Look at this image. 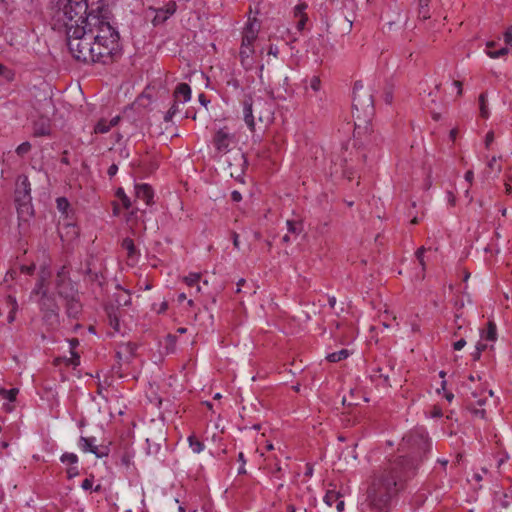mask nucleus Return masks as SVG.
Listing matches in <instances>:
<instances>
[{"instance_id": "f257e3e1", "label": "nucleus", "mask_w": 512, "mask_h": 512, "mask_svg": "<svg viewBox=\"0 0 512 512\" xmlns=\"http://www.w3.org/2000/svg\"><path fill=\"white\" fill-rule=\"evenodd\" d=\"M431 448V439L424 429L411 430L403 436L398 448L403 455L383 462L371 476L367 501L373 512L391 511L393 499L418 474Z\"/></svg>"}, {"instance_id": "f03ea898", "label": "nucleus", "mask_w": 512, "mask_h": 512, "mask_svg": "<svg viewBox=\"0 0 512 512\" xmlns=\"http://www.w3.org/2000/svg\"><path fill=\"white\" fill-rule=\"evenodd\" d=\"M81 20L78 17L71 21L66 20V25L63 26H58L57 21H52L51 25L53 30L65 34L69 52L75 60L83 63L111 64L109 59L98 55L99 44L94 42L91 29L81 23Z\"/></svg>"}, {"instance_id": "7ed1b4c3", "label": "nucleus", "mask_w": 512, "mask_h": 512, "mask_svg": "<svg viewBox=\"0 0 512 512\" xmlns=\"http://www.w3.org/2000/svg\"><path fill=\"white\" fill-rule=\"evenodd\" d=\"M106 10L97 7L96 10L91 9L86 15L82 17L81 23L87 25L93 34V40L100 51L98 55L106 57L111 63L118 60L121 55V47L119 43V33L111 26L105 15Z\"/></svg>"}, {"instance_id": "20e7f679", "label": "nucleus", "mask_w": 512, "mask_h": 512, "mask_svg": "<svg viewBox=\"0 0 512 512\" xmlns=\"http://www.w3.org/2000/svg\"><path fill=\"white\" fill-rule=\"evenodd\" d=\"M241 104L243 109V120L251 132L255 131L254 110L258 107L262 108L258 112V120L260 122L268 123L272 120L273 112L271 110V105L260 98L254 101L251 93L244 95Z\"/></svg>"}, {"instance_id": "39448f33", "label": "nucleus", "mask_w": 512, "mask_h": 512, "mask_svg": "<svg viewBox=\"0 0 512 512\" xmlns=\"http://www.w3.org/2000/svg\"><path fill=\"white\" fill-rule=\"evenodd\" d=\"M55 288L58 296L65 301L68 317L77 318L82 311L77 284L72 280H58L55 281Z\"/></svg>"}, {"instance_id": "423d86ee", "label": "nucleus", "mask_w": 512, "mask_h": 512, "mask_svg": "<svg viewBox=\"0 0 512 512\" xmlns=\"http://www.w3.org/2000/svg\"><path fill=\"white\" fill-rule=\"evenodd\" d=\"M352 109L353 116L359 120L363 118L365 122L374 114L373 96L359 81L355 82L353 87Z\"/></svg>"}, {"instance_id": "0eeeda50", "label": "nucleus", "mask_w": 512, "mask_h": 512, "mask_svg": "<svg viewBox=\"0 0 512 512\" xmlns=\"http://www.w3.org/2000/svg\"><path fill=\"white\" fill-rule=\"evenodd\" d=\"M58 9L52 17V21H57V25H66L65 21H71L78 17L82 19L90 10L87 0H58Z\"/></svg>"}, {"instance_id": "6e6552de", "label": "nucleus", "mask_w": 512, "mask_h": 512, "mask_svg": "<svg viewBox=\"0 0 512 512\" xmlns=\"http://www.w3.org/2000/svg\"><path fill=\"white\" fill-rule=\"evenodd\" d=\"M31 184L26 175H20L16 181L15 203L19 214H30L31 207Z\"/></svg>"}, {"instance_id": "1a4fd4ad", "label": "nucleus", "mask_w": 512, "mask_h": 512, "mask_svg": "<svg viewBox=\"0 0 512 512\" xmlns=\"http://www.w3.org/2000/svg\"><path fill=\"white\" fill-rule=\"evenodd\" d=\"M211 143L214 148V158H221L236 145V137L227 127H222L214 132Z\"/></svg>"}, {"instance_id": "9d476101", "label": "nucleus", "mask_w": 512, "mask_h": 512, "mask_svg": "<svg viewBox=\"0 0 512 512\" xmlns=\"http://www.w3.org/2000/svg\"><path fill=\"white\" fill-rule=\"evenodd\" d=\"M31 297H35L40 311L44 314V319L50 320L54 318L57 320L59 307L54 293L50 292L49 289L38 292L31 291Z\"/></svg>"}, {"instance_id": "9b49d317", "label": "nucleus", "mask_w": 512, "mask_h": 512, "mask_svg": "<svg viewBox=\"0 0 512 512\" xmlns=\"http://www.w3.org/2000/svg\"><path fill=\"white\" fill-rule=\"evenodd\" d=\"M111 442L104 445H97L95 437H84L80 436L78 440V447L84 453H92L97 458L107 457L110 453Z\"/></svg>"}, {"instance_id": "f8f14e48", "label": "nucleus", "mask_w": 512, "mask_h": 512, "mask_svg": "<svg viewBox=\"0 0 512 512\" xmlns=\"http://www.w3.org/2000/svg\"><path fill=\"white\" fill-rule=\"evenodd\" d=\"M439 85H436L434 91H430L427 95L422 97L423 105L429 110L431 117L435 121L441 119L440 106L438 102Z\"/></svg>"}, {"instance_id": "ddd939ff", "label": "nucleus", "mask_w": 512, "mask_h": 512, "mask_svg": "<svg viewBox=\"0 0 512 512\" xmlns=\"http://www.w3.org/2000/svg\"><path fill=\"white\" fill-rule=\"evenodd\" d=\"M259 29L260 24L258 20L256 18H249L245 27L243 28L241 43L245 45H254V42L258 37Z\"/></svg>"}, {"instance_id": "4468645a", "label": "nucleus", "mask_w": 512, "mask_h": 512, "mask_svg": "<svg viewBox=\"0 0 512 512\" xmlns=\"http://www.w3.org/2000/svg\"><path fill=\"white\" fill-rule=\"evenodd\" d=\"M33 136L43 137L51 134V120L47 115L39 114L32 122Z\"/></svg>"}, {"instance_id": "2eb2a0df", "label": "nucleus", "mask_w": 512, "mask_h": 512, "mask_svg": "<svg viewBox=\"0 0 512 512\" xmlns=\"http://www.w3.org/2000/svg\"><path fill=\"white\" fill-rule=\"evenodd\" d=\"M176 9L177 5L175 1H169L163 7L153 9L155 15L152 19V24L154 26L163 24L168 18H170L176 12Z\"/></svg>"}, {"instance_id": "dca6fc26", "label": "nucleus", "mask_w": 512, "mask_h": 512, "mask_svg": "<svg viewBox=\"0 0 512 512\" xmlns=\"http://www.w3.org/2000/svg\"><path fill=\"white\" fill-rule=\"evenodd\" d=\"M52 278V270L49 265H41L38 277L35 283L34 288L32 289L33 292H38L44 289H49L50 287V281Z\"/></svg>"}, {"instance_id": "f3484780", "label": "nucleus", "mask_w": 512, "mask_h": 512, "mask_svg": "<svg viewBox=\"0 0 512 512\" xmlns=\"http://www.w3.org/2000/svg\"><path fill=\"white\" fill-rule=\"evenodd\" d=\"M255 52V49H254V45H245L243 43H241V47H240V51H239V58H240V63L242 65V67L248 71V70H251L253 68V64H254V61H253V54Z\"/></svg>"}, {"instance_id": "a211bd4d", "label": "nucleus", "mask_w": 512, "mask_h": 512, "mask_svg": "<svg viewBox=\"0 0 512 512\" xmlns=\"http://www.w3.org/2000/svg\"><path fill=\"white\" fill-rule=\"evenodd\" d=\"M104 309L108 318L109 325L113 329V333L120 332L121 311H118L117 307L113 303L106 304Z\"/></svg>"}, {"instance_id": "6ab92c4d", "label": "nucleus", "mask_w": 512, "mask_h": 512, "mask_svg": "<svg viewBox=\"0 0 512 512\" xmlns=\"http://www.w3.org/2000/svg\"><path fill=\"white\" fill-rule=\"evenodd\" d=\"M135 195L137 200L143 201L146 206H149L153 203L154 191L149 184H136Z\"/></svg>"}, {"instance_id": "aec40b11", "label": "nucleus", "mask_w": 512, "mask_h": 512, "mask_svg": "<svg viewBox=\"0 0 512 512\" xmlns=\"http://www.w3.org/2000/svg\"><path fill=\"white\" fill-rule=\"evenodd\" d=\"M173 98L176 102L186 103L191 99V87L187 83H179L174 92Z\"/></svg>"}, {"instance_id": "412c9836", "label": "nucleus", "mask_w": 512, "mask_h": 512, "mask_svg": "<svg viewBox=\"0 0 512 512\" xmlns=\"http://www.w3.org/2000/svg\"><path fill=\"white\" fill-rule=\"evenodd\" d=\"M121 246L124 250H126L127 258L129 260L134 261V262H136L138 260L140 253L137 250L133 239H131L129 237L124 238Z\"/></svg>"}, {"instance_id": "4be33fe9", "label": "nucleus", "mask_w": 512, "mask_h": 512, "mask_svg": "<svg viewBox=\"0 0 512 512\" xmlns=\"http://www.w3.org/2000/svg\"><path fill=\"white\" fill-rule=\"evenodd\" d=\"M109 303H113L117 310L120 311V307L128 306L131 304V296L130 293L126 290L120 291L113 295V300Z\"/></svg>"}, {"instance_id": "5701e85b", "label": "nucleus", "mask_w": 512, "mask_h": 512, "mask_svg": "<svg viewBox=\"0 0 512 512\" xmlns=\"http://www.w3.org/2000/svg\"><path fill=\"white\" fill-rule=\"evenodd\" d=\"M481 338L486 341H496L497 339V326L494 321H488L487 328L481 331Z\"/></svg>"}, {"instance_id": "b1692460", "label": "nucleus", "mask_w": 512, "mask_h": 512, "mask_svg": "<svg viewBox=\"0 0 512 512\" xmlns=\"http://www.w3.org/2000/svg\"><path fill=\"white\" fill-rule=\"evenodd\" d=\"M350 355V352L349 350L347 349H341L339 351H336V352H332V353H329L327 356H326V359L327 361L331 362V363H337V362H340L346 358H348Z\"/></svg>"}, {"instance_id": "393cba45", "label": "nucleus", "mask_w": 512, "mask_h": 512, "mask_svg": "<svg viewBox=\"0 0 512 512\" xmlns=\"http://www.w3.org/2000/svg\"><path fill=\"white\" fill-rule=\"evenodd\" d=\"M486 46H487V51H486L487 55L493 59L504 56L509 52L507 47H502L498 50H492V48L495 46L494 42H488Z\"/></svg>"}, {"instance_id": "a878e982", "label": "nucleus", "mask_w": 512, "mask_h": 512, "mask_svg": "<svg viewBox=\"0 0 512 512\" xmlns=\"http://www.w3.org/2000/svg\"><path fill=\"white\" fill-rule=\"evenodd\" d=\"M135 456V452L126 447L120 455V462L126 468H129L133 464V458Z\"/></svg>"}, {"instance_id": "bb28decb", "label": "nucleus", "mask_w": 512, "mask_h": 512, "mask_svg": "<svg viewBox=\"0 0 512 512\" xmlns=\"http://www.w3.org/2000/svg\"><path fill=\"white\" fill-rule=\"evenodd\" d=\"M188 443L191 450L196 454L201 453L205 449L204 443L193 434L188 437Z\"/></svg>"}, {"instance_id": "cd10ccee", "label": "nucleus", "mask_w": 512, "mask_h": 512, "mask_svg": "<svg viewBox=\"0 0 512 512\" xmlns=\"http://www.w3.org/2000/svg\"><path fill=\"white\" fill-rule=\"evenodd\" d=\"M225 85L227 89H230L232 92L242 91V86L240 81L234 76V74H229L227 79L225 80Z\"/></svg>"}, {"instance_id": "c85d7f7f", "label": "nucleus", "mask_w": 512, "mask_h": 512, "mask_svg": "<svg viewBox=\"0 0 512 512\" xmlns=\"http://www.w3.org/2000/svg\"><path fill=\"white\" fill-rule=\"evenodd\" d=\"M201 278V274L200 273H189V275L185 276L184 277V282L190 286V287H194L196 286V290L198 292H200L201 290V287L199 286L198 282Z\"/></svg>"}, {"instance_id": "c756f323", "label": "nucleus", "mask_w": 512, "mask_h": 512, "mask_svg": "<svg viewBox=\"0 0 512 512\" xmlns=\"http://www.w3.org/2000/svg\"><path fill=\"white\" fill-rule=\"evenodd\" d=\"M286 225L291 234L299 235L303 231V224L300 221L287 220Z\"/></svg>"}, {"instance_id": "7c9ffc66", "label": "nucleus", "mask_w": 512, "mask_h": 512, "mask_svg": "<svg viewBox=\"0 0 512 512\" xmlns=\"http://www.w3.org/2000/svg\"><path fill=\"white\" fill-rule=\"evenodd\" d=\"M179 103L176 102V99L173 98V103L168 111L164 114L163 120L164 122L172 121L173 117L179 112Z\"/></svg>"}, {"instance_id": "2f4dec72", "label": "nucleus", "mask_w": 512, "mask_h": 512, "mask_svg": "<svg viewBox=\"0 0 512 512\" xmlns=\"http://www.w3.org/2000/svg\"><path fill=\"white\" fill-rule=\"evenodd\" d=\"M341 494L337 491H334V490H329L326 492L325 496H324V502L328 505V506H333L339 498H341Z\"/></svg>"}, {"instance_id": "473e14b6", "label": "nucleus", "mask_w": 512, "mask_h": 512, "mask_svg": "<svg viewBox=\"0 0 512 512\" xmlns=\"http://www.w3.org/2000/svg\"><path fill=\"white\" fill-rule=\"evenodd\" d=\"M111 125L106 119H100L94 127V132L97 134H104L109 132Z\"/></svg>"}, {"instance_id": "72a5a7b5", "label": "nucleus", "mask_w": 512, "mask_h": 512, "mask_svg": "<svg viewBox=\"0 0 512 512\" xmlns=\"http://www.w3.org/2000/svg\"><path fill=\"white\" fill-rule=\"evenodd\" d=\"M78 456L75 453L65 452L61 455L60 461L64 464L76 465L78 463Z\"/></svg>"}, {"instance_id": "f704fd0d", "label": "nucleus", "mask_w": 512, "mask_h": 512, "mask_svg": "<svg viewBox=\"0 0 512 512\" xmlns=\"http://www.w3.org/2000/svg\"><path fill=\"white\" fill-rule=\"evenodd\" d=\"M116 196L120 199V201L125 209H129L132 206V203H131L129 197L125 194L123 188L117 189Z\"/></svg>"}, {"instance_id": "c9c22d12", "label": "nucleus", "mask_w": 512, "mask_h": 512, "mask_svg": "<svg viewBox=\"0 0 512 512\" xmlns=\"http://www.w3.org/2000/svg\"><path fill=\"white\" fill-rule=\"evenodd\" d=\"M0 76H2L7 81H13L15 73L13 70L0 63Z\"/></svg>"}, {"instance_id": "e433bc0d", "label": "nucleus", "mask_w": 512, "mask_h": 512, "mask_svg": "<svg viewBox=\"0 0 512 512\" xmlns=\"http://www.w3.org/2000/svg\"><path fill=\"white\" fill-rule=\"evenodd\" d=\"M19 390L17 388H11V389H2L1 394L4 396L5 399H7L10 402H13L16 400L17 394Z\"/></svg>"}, {"instance_id": "4c0bfd02", "label": "nucleus", "mask_w": 512, "mask_h": 512, "mask_svg": "<svg viewBox=\"0 0 512 512\" xmlns=\"http://www.w3.org/2000/svg\"><path fill=\"white\" fill-rule=\"evenodd\" d=\"M479 105H480V114L483 118H488L489 111L486 106V95L484 93H481L479 96Z\"/></svg>"}, {"instance_id": "58836bf2", "label": "nucleus", "mask_w": 512, "mask_h": 512, "mask_svg": "<svg viewBox=\"0 0 512 512\" xmlns=\"http://www.w3.org/2000/svg\"><path fill=\"white\" fill-rule=\"evenodd\" d=\"M56 203H57V209L59 210V212H61L63 214L67 212V210L70 206L68 199L65 197L57 198Z\"/></svg>"}, {"instance_id": "ea45409f", "label": "nucleus", "mask_w": 512, "mask_h": 512, "mask_svg": "<svg viewBox=\"0 0 512 512\" xmlns=\"http://www.w3.org/2000/svg\"><path fill=\"white\" fill-rule=\"evenodd\" d=\"M308 5L305 2H300L294 7V16L295 18H302V16H307L305 10Z\"/></svg>"}, {"instance_id": "a19ab883", "label": "nucleus", "mask_w": 512, "mask_h": 512, "mask_svg": "<svg viewBox=\"0 0 512 512\" xmlns=\"http://www.w3.org/2000/svg\"><path fill=\"white\" fill-rule=\"evenodd\" d=\"M58 280H71L69 276V269L66 265L61 266L56 274V281Z\"/></svg>"}, {"instance_id": "79ce46f5", "label": "nucleus", "mask_w": 512, "mask_h": 512, "mask_svg": "<svg viewBox=\"0 0 512 512\" xmlns=\"http://www.w3.org/2000/svg\"><path fill=\"white\" fill-rule=\"evenodd\" d=\"M31 144L30 142L28 141H25L23 143H21L17 148H16V153L17 155L19 156H24L25 154H27L30 150H31Z\"/></svg>"}, {"instance_id": "37998d69", "label": "nucleus", "mask_w": 512, "mask_h": 512, "mask_svg": "<svg viewBox=\"0 0 512 512\" xmlns=\"http://www.w3.org/2000/svg\"><path fill=\"white\" fill-rule=\"evenodd\" d=\"M309 87L314 92H319L321 89V80L318 76H313L309 81Z\"/></svg>"}, {"instance_id": "c03bdc74", "label": "nucleus", "mask_w": 512, "mask_h": 512, "mask_svg": "<svg viewBox=\"0 0 512 512\" xmlns=\"http://www.w3.org/2000/svg\"><path fill=\"white\" fill-rule=\"evenodd\" d=\"M93 478L94 476L91 474L90 477L84 479L81 484L82 489L91 490L93 487Z\"/></svg>"}, {"instance_id": "a18cd8bd", "label": "nucleus", "mask_w": 512, "mask_h": 512, "mask_svg": "<svg viewBox=\"0 0 512 512\" xmlns=\"http://www.w3.org/2000/svg\"><path fill=\"white\" fill-rule=\"evenodd\" d=\"M424 252H425V248L424 247H420V248L417 249L416 254H415L417 260L419 261V263H420V265L422 266L423 269L425 267Z\"/></svg>"}, {"instance_id": "49530a36", "label": "nucleus", "mask_w": 512, "mask_h": 512, "mask_svg": "<svg viewBox=\"0 0 512 512\" xmlns=\"http://www.w3.org/2000/svg\"><path fill=\"white\" fill-rule=\"evenodd\" d=\"M79 475V469L76 465H71L68 469H67V477L69 479H72L76 476Z\"/></svg>"}, {"instance_id": "de8ad7c7", "label": "nucleus", "mask_w": 512, "mask_h": 512, "mask_svg": "<svg viewBox=\"0 0 512 512\" xmlns=\"http://www.w3.org/2000/svg\"><path fill=\"white\" fill-rule=\"evenodd\" d=\"M42 107L47 112H49V110H53L54 109V105H53L52 98L51 97H46L44 99L43 103H42Z\"/></svg>"}, {"instance_id": "09e8293b", "label": "nucleus", "mask_w": 512, "mask_h": 512, "mask_svg": "<svg viewBox=\"0 0 512 512\" xmlns=\"http://www.w3.org/2000/svg\"><path fill=\"white\" fill-rule=\"evenodd\" d=\"M298 22H297V30L298 31H302L304 28H305V25L308 21V16H302V18H298Z\"/></svg>"}, {"instance_id": "8fccbe9b", "label": "nucleus", "mask_w": 512, "mask_h": 512, "mask_svg": "<svg viewBox=\"0 0 512 512\" xmlns=\"http://www.w3.org/2000/svg\"><path fill=\"white\" fill-rule=\"evenodd\" d=\"M117 172H118V165L115 163L110 165L107 170V174L110 178L114 177L117 174Z\"/></svg>"}, {"instance_id": "3c124183", "label": "nucleus", "mask_w": 512, "mask_h": 512, "mask_svg": "<svg viewBox=\"0 0 512 512\" xmlns=\"http://www.w3.org/2000/svg\"><path fill=\"white\" fill-rule=\"evenodd\" d=\"M466 345V340L464 338L459 339L458 341L454 342L453 348L454 350H461Z\"/></svg>"}, {"instance_id": "603ef678", "label": "nucleus", "mask_w": 512, "mask_h": 512, "mask_svg": "<svg viewBox=\"0 0 512 512\" xmlns=\"http://www.w3.org/2000/svg\"><path fill=\"white\" fill-rule=\"evenodd\" d=\"M494 141V133L492 131H489L485 136V146L486 148H489L491 143Z\"/></svg>"}, {"instance_id": "864d4df0", "label": "nucleus", "mask_w": 512, "mask_h": 512, "mask_svg": "<svg viewBox=\"0 0 512 512\" xmlns=\"http://www.w3.org/2000/svg\"><path fill=\"white\" fill-rule=\"evenodd\" d=\"M35 270V264H31L29 266H22L21 271L27 275H32Z\"/></svg>"}, {"instance_id": "5fc2aeb1", "label": "nucleus", "mask_w": 512, "mask_h": 512, "mask_svg": "<svg viewBox=\"0 0 512 512\" xmlns=\"http://www.w3.org/2000/svg\"><path fill=\"white\" fill-rule=\"evenodd\" d=\"M231 200L233 202H240L242 200V194L238 190H233L231 192Z\"/></svg>"}, {"instance_id": "6e6d98bb", "label": "nucleus", "mask_w": 512, "mask_h": 512, "mask_svg": "<svg viewBox=\"0 0 512 512\" xmlns=\"http://www.w3.org/2000/svg\"><path fill=\"white\" fill-rule=\"evenodd\" d=\"M431 416L433 418H440V417H442L443 416V412H442L441 408L438 407V406H434V408H433V410L431 412Z\"/></svg>"}, {"instance_id": "4d7b16f0", "label": "nucleus", "mask_w": 512, "mask_h": 512, "mask_svg": "<svg viewBox=\"0 0 512 512\" xmlns=\"http://www.w3.org/2000/svg\"><path fill=\"white\" fill-rule=\"evenodd\" d=\"M374 377L383 378V380H384V382H385V383H388V381H389V376H388V375H384V374L382 373V369H381V368H378V369L375 371Z\"/></svg>"}, {"instance_id": "13d9d810", "label": "nucleus", "mask_w": 512, "mask_h": 512, "mask_svg": "<svg viewBox=\"0 0 512 512\" xmlns=\"http://www.w3.org/2000/svg\"><path fill=\"white\" fill-rule=\"evenodd\" d=\"M465 180L471 185L474 179V173L472 170L466 171L464 175Z\"/></svg>"}, {"instance_id": "bf43d9fd", "label": "nucleus", "mask_w": 512, "mask_h": 512, "mask_svg": "<svg viewBox=\"0 0 512 512\" xmlns=\"http://www.w3.org/2000/svg\"><path fill=\"white\" fill-rule=\"evenodd\" d=\"M344 506H345V503H344V500L341 498L338 499V501L335 503V507L337 509L338 512H342L344 510Z\"/></svg>"}, {"instance_id": "052dcab7", "label": "nucleus", "mask_w": 512, "mask_h": 512, "mask_svg": "<svg viewBox=\"0 0 512 512\" xmlns=\"http://www.w3.org/2000/svg\"><path fill=\"white\" fill-rule=\"evenodd\" d=\"M468 409H470L474 415L479 416L481 418L485 417L486 411L484 409H471L470 406H468Z\"/></svg>"}, {"instance_id": "680f3d73", "label": "nucleus", "mask_w": 512, "mask_h": 512, "mask_svg": "<svg viewBox=\"0 0 512 512\" xmlns=\"http://www.w3.org/2000/svg\"><path fill=\"white\" fill-rule=\"evenodd\" d=\"M233 245L236 249L240 248L239 235L236 232L232 233Z\"/></svg>"}, {"instance_id": "e2e57ef3", "label": "nucleus", "mask_w": 512, "mask_h": 512, "mask_svg": "<svg viewBox=\"0 0 512 512\" xmlns=\"http://www.w3.org/2000/svg\"><path fill=\"white\" fill-rule=\"evenodd\" d=\"M504 38H505L506 44L512 45V29H509L505 33Z\"/></svg>"}, {"instance_id": "0e129e2a", "label": "nucleus", "mask_w": 512, "mask_h": 512, "mask_svg": "<svg viewBox=\"0 0 512 512\" xmlns=\"http://www.w3.org/2000/svg\"><path fill=\"white\" fill-rule=\"evenodd\" d=\"M198 99H199V102L201 103V105H203L205 107L210 103V101L206 98L204 93H201L198 96Z\"/></svg>"}, {"instance_id": "69168bd1", "label": "nucleus", "mask_w": 512, "mask_h": 512, "mask_svg": "<svg viewBox=\"0 0 512 512\" xmlns=\"http://www.w3.org/2000/svg\"><path fill=\"white\" fill-rule=\"evenodd\" d=\"M453 85H454V86L456 87V89H457V94H458V95H462V92H463V90H462V83H461L460 81L455 80V81L453 82Z\"/></svg>"}, {"instance_id": "338daca9", "label": "nucleus", "mask_w": 512, "mask_h": 512, "mask_svg": "<svg viewBox=\"0 0 512 512\" xmlns=\"http://www.w3.org/2000/svg\"><path fill=\"white\" fill-rule=\"evenodd\" d=\"M486 344H483L482 342H478L475 346V350L480 352L482 354V352L486 349Z\"/></svg>"}, {"instance_id": "774afa93", "label": "nucleus", "mask_w": 512, "mask_h": 512, "mask_svg": "<svg viewBox=\"0 0 512 512\" xmlns=\"http://www.w3.org/2000/svg\"><path fill=\"white\" fill-rule=\"evenodd\" d=\"M496 162H497V158L495 156H493L489 162H488V167L492 170L495 169V165H496Z\"/></svg>"}]
</instances>
